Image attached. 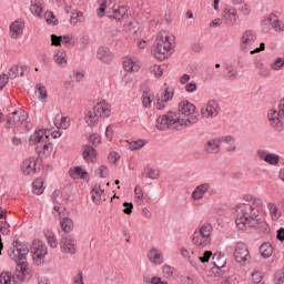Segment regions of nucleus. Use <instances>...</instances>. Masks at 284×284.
Instances as JSON below:
<instances>
[{"label":"nucleus","instance_id":"1","mask_svg":"<svg viewBox=\"0 0 284 284\" xmlns=\"http://www.w3.org/2000/svg\"><path fill=\"white\" fill-rule=\"evenodd\" d=\"M199 123V113H196V105L190 101L184 100L179 103V112L169 111L164 115L156 119L155 128L160 131L163 130H181L182 128H190Z\"/></svg>","mask_w":284,"mask_h":284},{"label":"nucleus","instance_id":"2","mask_svg":"<svg viewBox=\"0 0 284 284\" xmlns=\"http://www.w3.org/2000/svg\"><path fill=\"white\" fill-rule=\"evenodd\" d=\"M235 224L239 230L254 229L262 234L270 232L267 222L258 217V209L252 204H241L236 210Z\"/></svg>","mask_w":284,"mask_h":284},{"label":"nucleus","instance_id":"3","mask_svg":"<svg viewBox=\"0 0 284 284\" xmlns=\"http://www.w3.org/2000/svg\"><path fill=\"white\" fill-rule=\"evenodd\" d=\"M8 254L10 258L17 263L16 273L13 275L16 283H23V281H26V271L28 270V254H30L28 245L20 241H13V248H9Z\"/></svg>","mask_w":284,"mask_h":284},{"label":"nucleus","instance_id":"4","mask_svg":"<svg viewBox=\"0 0 284 284\" xmlns=\"http://www.w3.org/2000/svg\"><path fill=\"white\" fill-rule=\"evenodd\" d=\"M172 41L174 37H171L165 31H161L155 39V47L152 49V54L158 59V61H165L172 52Z\"/></svg>","mask_w":284,"mask_h":284},{"label":"nucleus","instance_id":"5","mask_svg":"<svg viewBox=\"0 0 284 284\" xmlns=\"http://www.w3.org/2000/svg\"><path fill=\"white\" fill-rule=\"evenodd\" d=\"M234 261L239 263V265H250L252 261V256L250 255V248L243 242H237L234 246Z\"/></svg>","mask_w":284,"mask_h":284},{"label":"nucleus","instance_id":"6","mask_svg":"<svg viewBox=\"0 0 284 284\" xmlns=\"http://www.w3.org/2000/svg\"><path fill=\"white\" fill-rule=\"evenodd\" d=\"M267 116L272 128L277 132H283L284 125L283 121H281V116L284 118V98L280 101L278 111L272 109L268 111Z\"/></svg>","mask_w":284,"mask_h":284},{"label":"nucleus","instance_id":"7","mask_svg":"<svg viewBox=\"0 0 284 284\" xmlns=\"http://www.w3.org/2000/svg\"><path fill=\"white\" fill-rule=\"evenodd\" d=\"M24 121H28V112L23 109H18L12 113L8 114L7 118V128H17L18 125H22Z\"/></svg>","mask_w":284,"mask_h":284},{"label":"nucleus","instance_id":"8","mask_svg":"<svg viewBox=\"0 0 284 284\" xmlns=\"http://www.w3.org/2000/svg\"><path fill=\"white\" fill-rule=\"evenodd\" d=\"M221 111V106L214 100L207 102L205 108L201 109V114L203 119H213V116H219V112Z\"/></svg>","mask_w":284,"mask_h":284},{"label":"nucleus","instance_id":"9","mask_svg":"<svg viewBox=\"0 0 284 284\" xmlns=\"http://www.w3.org/2000/svg\"><path fill=\"white\" fill-rule=\"evenodd\" d=\"M60 247L64 254H77V240L72 236H64L60 242Z\"/></svg>","mask_w":284,"mask_h":284},{"label":"nucleus","instance_id":"10","mask_svg":"<svg viewBox=\"0 0 284 284\" xmlns=\"http://www.w3.org/2000/svg\"><path fill=\"white\" fill-rule=\"evenodd\" d=\"M9 28L11 39H19V37L23 34V30H26V22L21 19H18L13 21Z\"/></svg>","mask_w":284,"mask_h":284},{"label":"nucleus","instance_id":"11","mask_svg":"<svg viewBox=\"0 0 284 284\" xmlns=\"http://www.w3.org/2000/svg\"><path fill=\"white\" fill-rule=\"evenodd\" d=\"M37 161L33 158L27 159L22 162L21 172L26 176H32V174H37Z\"/></svg>","mask_w":284,"mask_h":284},{"label":"nucleus","instance_id":"12","mask_svg":"<svg viewBox=\"0 0 284 284\" xmlns=\"http://www.w3.org/2000/svg\"><path fill=\"white\" fill-rule=\"evenodd\" d=\"M32 256H33V261H36L38 265H41V263H43V258L48 256V246H45V244H42V243L38 244L34 247Z\"/></svg>","mask_w":284,"mask_h":284},{"label":"nucleus","instance_id":"13","mask_svg":"<svg viewBox=\"0 0 284 284\" xmlns=\"http://www.w3.org/2000/svg\"><path fill=\"white\" fill-rule=\"evenodd\" d=\"M95 114L100 118L108 119L111 114L110 104L108 102H99L93 106Z\"/></svg>","mask_w":284,"mask_h":284},{"label":"nucleus","instance_id":"14","mask_svg":"<svg viewBox=\"0 0 284 284\" xmlns=\"http://www.w3.org/2000/svg\"><path fill=\"white\" fill-rule=\"evenodd\" d=\"M97 58L102 61V63H112V59H114V55L108 47H100L98 49Z\"/></svg>","mask_w":284,"mask_h":284},{"label":"nucleus","instance_id":"15","mask_svg":"<svg viewBox=\"0 0 284 284\" xmlns=\"http://www.w3.org/2000/svg\"><path fill=\"white\" fill-rule=\"evenodd\" d=\"M204 152H207V154H219L221 152V141L216 139L209 140L204 145Z\"/></svg>","mask_w":284,"mask_h":284},{"label":"nucleus","instance_id":"16","mask_svg":"<svg viewBox=\"0 0 284 284\" xmlns=\"http://www.w3.org/2000/svg\"><path fill=\"white\" fill-rule=\"evenodd\" d=\"M236 19H239L236 9L232 8L229 10H224V23L225 26H229L232 28L233 26H236Z\"/></svg>","mask_w":284,"mask_h":284},{"label":"nucleus","instance_id":"17","mask_svg":"<svg viewBox=\"0 0 284 284\" xmlns=\"http://www.w3.org/2000/svg\"><path fill=\"white\" fill-rule=\"evenodd\" d=\"M209 190H210V183H203L197 185L191 195L193 201H201V199L205 196Z\"/></svg>","mask_w":284,"mask_h":284},{"label":"nucleus","instance_id":"18","mask_svg":"<svg viewBox=\"0 0 284 284\" xmlns=\"http://www.w3.org/2000/svg\"><path fill=\"white\" fill-rule=\"evenodd\" d=\"M255 41H256V32H254L253 30H247L242 36L241 49L245 50L247 45H252V43H254Z\"/></svg>","mask_w":284,"mask_h":284},{"label":"nucleus","instance_id":"19","mask_svg":"<svg viewBox=\"0 0 284 284\" xmlns=\"http://www.w3.org/2000/svg\"><path fill=\"white\" fill-rule=\"evenodd\" d=\"M148 258L154 265H162L163 263V254L158 248H151L148 253Z\"/></svg>","mask_w":284,"mask_h":284},{"label":"nucleus","instance_id":"20","mask_svg":"<svg viewBox=\"0 0 284 284\" xmlns=\"http://www.w3.org/2000/svg\"><path fill=\"white\" fill-rule=\"evenodd\" d=\"M123 68L126 72H139L141 65H139V61L135 59L126 57L123 61Z\"/></svg>","mask_w":284,"mask_h":284},{"label":"nucleus","instance_id":"21","mask_svg":"<svg viewBox=\"0 0 284 284\" xmlns=\"http://www.w3.org/2000/svg\"><path fill=\"white\" fill-rule=\"evenodd\" d=\"M26 72H29L28 67H19L16 64L9 70V78L17 79V77H23Z\"/></svg>","mask_w":284,"mask_h":284},{"label":"nucleus","instance_id":"22","mask_svg":"<svg viewBox=\"0 0 284 284\" xmlns=\"http://www.w3.org/2000/svg\"><path fill=\"white\" fill-rule=\"evenodd\" d=\"M272 17H274V19H278V16L271 13V16L265 21L271 23L273 30L276 32H284V22L281 20H272Z\"/></svg>","mask_w":284,"mask_h":284},{"label":"nucleus","instance_id":"23","mask_svg":"<svg viewBox=\"0 0 284 284\" xmlns=\"http://www.w3.org/2000/svg\"><path fill=\"white\" fill-rule=\"evenodd\" d=\"M48 141V136H43V130L36 131L29 139V142L36 145H43V142Z\"/></svg>","mask_w":284,"mask_h":284},{"label":"nucleus","instance_id":"24","mask_svg":"<svg viewBox=\"0 0 284 284\" xmlns=\"http://www.w3.org/2000/svg\"><path fill=\"white\" fill-rule=\"evenodd\" d=\"M192 243L193 245H197V247H207L210 240L203 239V235L195 231L192 236Z\"/></svg>","mask_w":284,"mask_h":284},{"label":"nucleus","instance_id":"25","mask_svg":"<svg viewBox=\"0 0 284 284\" xmlns=\"http://www.w3.org/2000/svg\"><path fill=\"white\" fill-rule=\"evenodd\" d=\"M60 227L64 234H70L74 230V222L70 217H63L60 221Z\"/></svg>","mask_w":284,"mask_h":284},{"label":"nucleus","instance_id":"26","mask_svg":"<svg viewBox=\"0 0 284 284\" xmlns=\"http://www.w3.org/2000/svg\"><path fill=\"white\" fill-rule=\"evenodd\" d=\"M212 260H213V265L215 267H217V270L223 268L227 263V260L225 258V255H223L222 253L213 254Z\"/></svg>","mask_w":284,"mask_h":284},{"label":"nucleus","instance_id":"27","mask_svg":"<svg viewBox=\"0 0 284 284\" xmlns=\"http://www.w3.org/2000/svg\"><path fill=\"white\" fill-rule=\"evenodd\" d=\"M212 224H204L200 227V231L197 233L202 235V239H206V241H210V243H212Z\"/></svg>","mask_w":284,"mask_h":284},{"label":"nucleus","instance_id":"28","mask_svg":"<svg viewBox=\"0 0 284 284\" xmlns=\"http://www.w3.org/2000/svg\"><path fill=\"white\" fill-rule=\"evenodd\" d=\"M142 176H144V179L156 180L160 176V171L159 169H152L150 166H146L142 172Z\"/></svg>","mask_w":284,"mask_h":284},{"label":"nucleus","instance_id":"29","mask_svg":"<svg viewBox=\"0 0 284 284\" xmlns=\"http://www.w3.org/2000/svg\"><path fill=\"white\" fill-rule=\"evenodd\" d=\"M260 252L263 258H270V256H272V254L274 253V248L272 247V244H270L268 242H264L260 246Z\"/></svg>","mask_w":284,"mask_h":284},{"label":"nucleus","instance_id":"30","mask_svg":"<svg viewBox=\"0 0 284 284\" xmlns=\"http://www.w3.org/2000/svg\"><path fill=\"white\" fill-rule=\"evenodd\" d=\"M42 151H38V154H42V156H50L52 154L53 145L50 141L44 140L42 144H40Z\"/></svg>","mask_w":284,"mask_h":284},{"label":"nucleus","instance_id":"31","mask_svg":"<svg viewBox=\"0 0 284 284\" xmlns=\"http://www.w3.org/2000/svg\"><path fill=\"white\" fill-rule=\"evenodd\" d=\"M97 156V150L92 145H85L83 151L84 161H92Z\"/></svg>","mask_w":284,"mask_h":284},{"label":"nucleus","instance_id":"32","mask_svg":"<svg viewBox=\"0 0 284 284\" xmlns=\"http://www.w3.org/2000/svg\"><path fill=\"white\" fill-rule=\"evenodd\" d=\"M102 193L103 190H101V186L91 191V199L97 205H101V203H103V199L101 197Z\"/></svg>","mask_w":284,"mask_h":284},{"label":"nucleus","instance_id":"33","mask_svg":"<svg viewBox=\"0 0 284 284\" xmlns=\"http://www.w3.org/2000/svg\"><path fill=\"white\" fill-rule=\"evenodd\" d=\"M125 14H128V7L122 6V7H119L118 9H114L113 14L109 17L110 19L119 20V19H123Z\"/></svg>","mask_w":284,"mask_h":284},{"label":"nucleus","instance_id":"34","mask_svg":"<svg viewBox=\"0 0 284 284\" xmlns=\"http://www.w3.org/2000/svg\"><path fill=\"white\" fill-rule=\"evenodd\" d=\"M33 194H43V179H36L32 183Z\"/></svg>","mask_w":284,"mask_h":284},{"label":"nucleus","instance_id":"35","mask_svg":"<svg viewBox=\"0 0 284 284\" xmlns=\"http://www.w3.org/2000/svg\"><path fill=\"white\" fill-rule=\"evenodd\" d=\"M85 119L88 125H97V123H99V115L95 110L89 111Z\"/></svg>","mask_w":284,"mask_h":284},{"label":"nucleus","instance_id":"36","mask_svg":"<svg viewBox=\"0 0 284 284\" xmlns=\"http://www.w3.org/2000/svg\"><path fill=\"white\" fill-rule=\"evenodd\" d=\"M265 163L268 165H278V161H281V156L276 155V153H268L264 158Z\"/></svg>","mask_w":284,"mask_h":284},{"label":"nucleus","instance_id":"37","mask_svg":"<svg viewBox=\"0 0 284 284\" xmlns=\"http://www.w3.org/2000/svg\"><path fill=\"white\" fill-rule=\"evenodd\" d=\"M71 179H85L88 176V172L83 171L81 166H75L74 170L71 172Z\"/></svg>","mask_w":284,"mask_h":284},{"label":"nucleus","instance_id":"38","mask_svg":"<svg viewBox=\"0 0 284 284\" xmlns=\"http://www.w3.org/2000/svg\"><path fill=\"white\" fill-rule=\"evenodd\" d=\"M100 2V8L98 9V14L103 17V12H105L108 6L112 4V0H98Z\"/></svg>","mask_w":284,"mask_h":284},{"label":"nucleus","instance_id":"39","mask_svg":"<svg viewBox=\"0 0 284 284\" xmlns=\"http://www.w3.org/2000/svg\"><path fill=\"white\" fill-rule=\"evenodd\" d=\"M36 90L39 94V99H48V90L45 89V85L37 84Z\"/></svg>","mask_w":284,"mask_h":284},{"label":"nucleus","instance_id":"40","mask_svg":"<svg viewBox=\"0 0 284 284\" xmlns=\"http://www.w3.org/2000/svg\"><path fill=\"white\" fill-rule=\"evenodd\" d=\"M143 145H145V141L135 140V141L130 142L129 148H130V150L134 151V150H141V148H143Z\"/></svg>","mask_w":284,"mask_h":284},{"label":"nucleus","instance_id":"41","mask_svg":"<svg viewBox=\"0 0 284 284\" xmlns=\"http://www.w3.org/2000/svg\"><path fill=\"white\" fill-rule=\"evenodd\" d=\"M0 284H13L12 283V274L10 273H1L0 275Z\"/></svg>","mask_w":284,"mask_h":284},{"label":"nucleus","instance_id":"42","mask_svg":"<svg viewBox=\"0 0 284 284\" xmlns=\"http://www.w3.org/2000/svg\"><path fill=\"white\" fill-rule=\"evenodd\" d=\"M54 61L59 64V65H63V63H68V61L65 60V52L60 51L54 55Z\"/></svg>","mask_w":284,"mask_h":284},{"label":"nucleus","instance_id":"43","mask_svg":"<svg viewBox=\"0 0 284 284\" xmlns=\"http://www.w3.org/2000/svg\"><path fill=\"white\" fill-rule=\"evenodd\" d=\"M0 232L3 236H8L10 234V224L6 221H0Z\"/></svg>","mask_w":284,"mask_h":284},{"label":"nucleus","instance_id":"44","mask_svg":"<svg viewBox=\"0 0 284 284\" xmlns=\"http://www.w3.org/2000/svg\"><path fill=\"white\" fill-rule=\"evenodd\" d=\"M44 19H45V21H47V23L49 24V26H57L58 23H59V21H53L52 19H55L54 18V13L52 12V11H50V12H47L45 14H44Z\"/></svg>","mask_w":284,"mask_h":284},{"label":"nucleus","instance_id":"45","mask_svg":"<svg viewBox=\"0 0 284 284\" xmlns=\"http://www.w3.org/2000/svg\"><path fill=\"white\" fill-rule=\"evenodd\" d=\"M173 95H174V92L170 94V88H166L164 92L161 93L160 99L164 100V103H168V101H171Z\"/></svg>","mask_w":284,"mask_h":284},{"label":"nucleus","instance_id":"46","mask_svg":"<svg viewBox=\"0 0 284 284\" xmlns=\"http://www.w3.org/2000/svg\"><path fill=\"white\" fill-rule=\"evenodd\" d=\"M274 281H275V284H283L284 283L283 270H278V271L275 272Z\"/></svg>","mask_w":284,"mask_h":284},{"label":"nucleus","instance_id":"47","mask_svg":"<svg viewBox=\"0 0 284 284\" xmlns=\"http://www.w3.org/2000/svg\"><path fill=\"white\" fill-rule=\"evenodd\" d=\"M63 41V37H59L57 34H51V45H55V47H59L61 45Z\"/></svg>","mask_w":284,"mask_h":284},{"label":"nucleus","instance_id":"48","mask_svg":"<svg viewBox=\"0 0 284 284\" xmlns=\"http://www.w3.org/2000/svg\"><path fill=\"white\" fill-rule=\"evenodd\" d=\"M261 281H263V274L258 271H255L254 273H252V282L254 284H258L261 283Z\"/></svg>","mask_w":284,"mask_h":284},{"label":"nucleus","instance_id":"49","mask_svg":"<svg viewBox=\"0 0 284 284\" xmlns=\"http://www.w3.org/2000/svg\"><path fill=\"white\" fill-rule=\"evenodd\" d=\"M283 65H284L283 59L277 58L274 63H271V69L272 70H281V68H283Z\"/></svg>","mask_w":284,"mask_h":284},{"label":"nucleus","instance_id":"50","mask_svg":"<svg viewBox=\"0 0 284 284\" xmlns=\"http://www.w3.org/2000/svg\"><path fill=\"white\" fill-rule=\"evenodd\" d=\"M57 128H62V130H67V128L70 125V122L68 121L67 116L61 118V122L58 124L57 122H54Z\"/></svg>","mask_w":284,"mask_h":284},{"label":"nucleus","instance_id":"51","mask_svg":"<svg viewBox=\"0 0 284 284\" xmlns=\"http://www.w3.org/2000/svg\"><path fill=\"white\" fill-rule=\"evenodd\" d=\"M155 99H156V109L158 110H165V104L168 103V102H164V100H162V98H161V95H156L155 97Z\"/></svg>","mask_w":284,"mask_h":284},{"label":"nucleus","instance_id":"52","mask_svg":"<svg viewBox=\"0 0 284 284\" xmlns=\"http://www.w3.org/2000/svg\"><path fill=\"white\" fill-rule=\"evenodd\" d=\"M212 251H205L203 256L200 257L201 263H210V258H212Z\"/></svg>","mask_w":284,"mask_h":284},{"label":"nucleus","instance_id":"53","mask_svg":"<svg viewBox=\"0 0 284 284\" xmlns=\"http://www.w3.org/2000/svg\"><path fill=\"white\" fill-rule=\"evenodd\" d=\"M123 205H124V210H123L124 214H128V215L132 214V210H134V204H132V202H124Z\"/></svg>","mask_w":284,"mask_h":284},{"label":"nucleus","instance_id":"54","mask_svg":"<svg viewBox=\"0 0 284 284\" xmlns=\"http://www.w3.org/2000/svg\"><path fill=\"white\" fill-rule=\"evenodd\" d=\"M8 81H10V75H7L6 73H2L0 75V90L4 87L8 85Z\"/></svg>","mask_w":284,"mask_h":284},{"label":"nucleus","instance_id":"55","mask_svg":"<svg viewBox=\"0 0 284 284\" xmlns=\"http://www.w3.org/2000/svg\"><path fill=\"white\" fill-rule=\"evenodd\" d=\"M134 194H135L136 201H143V189H141V186L139 185L135 186Z\"/></svg>","mask_w":284,"mask_h":284},{"label":"nucleus","instance_id":"56","mask_svg":"<svg viewBox=\"0 0 284 284\" xmlns=\"http://www.w3.org/2000/svg\"><path fill=\"white\" fill-rule=\"evenodd\" d=\"M272 216H278V207L274 203H268L267 205Z\"/></svg>","mask_w":284,"mask_h":284},{"label":"nucleus","instance_id":"57","mask_svg":"<svg viewBox=\"0 0 284 284\" xmlns=\"http://www.w3.org/2000/svg\"><path fill=\"white\" fill-rule=\"evenodd\" d=\"M48 244L54 250L58 247L59 243L57 242V237L51 235L48 237Z\"/></svg>","mask_w":284,"mask_h":284},{"label":"nucleus","instance_id":"58","mask_svg":"<svg viewBox=\"0 0 284 284\" xmlns=\"http://www.w3.org/2000/svg\"><path fill=\"white\" fill-rule=\"evenodd\" d=\"M162 272L166 276H172V274H174V268L170 265H164Z\"/></svg>","mask_w":284,"mask_h":284},{"label":"nucleus","instance_id":"59","mask_svg":"<svg viewBox=\"0 0 284 284\" xmlns=\"http://www.w3.org/2000/svg\"><path fill=\"white\" fill-rule=\"evenodd\" d=\"M142 104L144 108H150L152 105V98L148 95L142 97Z\"/></svg>","mask_w":284,"mask_h":284},{"label":"nucleus","instance_id":"60","mask_svg":"<svg viewBox=\"0 0 284 284\" xmlns=\"http://www.w3.org/2000/svg\"><path fill=\"white\" fill-rule=\"evenodd\" d=\"M119 159H121V156L119 155V153L116 152H111L109 154V161L110 163H116V161H119Z\"/></svg>","mask_w":284,"mask_h":284},{"label":"nucleus","instance_id":"61","mask_svg":"<svg viewBox=\"0 0 284 284\" xmlns=\"http://www.w3.org/2000/svg\"><path fill=\"white\" fill-rule=\"evenodd\" d=\"M153 72L158 79H160V77H163V69H161V65L155 64L153 67Z\"/></svg>","mask_w":284,"mask_h":284},{"label":"nucleus","instance_id":"62","mask_svg":"<svg viewBox=\"0 0 284 284\" xmlns=\"http://www.w3.org/2000/svg\"><path fill=\"white\" fill-rule=\"evenodd\" d=\"M109 174H110V172L108 171V166L101 165L100 166V176H101V179H106V176Z\"/></svg>","mask_w":284,"mask_h":284},{"label":"nucleus","instance_id":"63","mask_svg":"<svg viewBox=\"0 0 284 284\" xmlns=\"http://www.w3.org/2000/svg\"><path fill=\"white\" fill-rule=\"evenodd\" d=\"M226 70H227L229 79H236L237 73H236V70H234V68L227 67Z\"/></svg>","mask_w":284,"mask_h":284},{"label":"nucleus","instance_id":"64","mask_svg":"<svg viewBox=\"0 0 284 284\" xmlns=\"http://www.w3.org/2000/svg\"><path fill=\"white\" fill-rule=\"evenodd\" d=\"M277 241H281L282 243L284 242V227H281L277 230V235H276Z\"/></svg>","mask_w":284,"mask_h":284}]
</instances>
